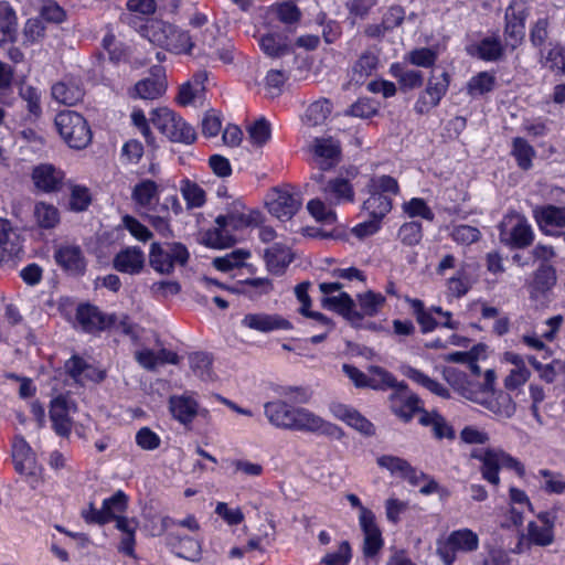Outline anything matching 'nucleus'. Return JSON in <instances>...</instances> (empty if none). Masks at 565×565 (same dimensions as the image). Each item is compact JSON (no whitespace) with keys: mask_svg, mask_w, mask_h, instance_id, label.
<instances>
[{"mask_svg":"<svg viewBox=\"0 0 565 565\" xmlns=\"http://www.w3.org/2000/svg\"><path fill=\"white\" fill-rule=\"evenodd\" d=\"M262 222V215L258 211H248L247 213L244 211V206L242 203L236 202L231 211H228L225 215H218L215 218V224L217 225V233L220 236L223 233H226L228 228L231 230H243L249 226H257Z\"/></svg>","mask_w":565,"mask_h":565,"instance_id":"13","label":"nucleus"},{"mask_svg":"<svg viewBox=\"0 0 565 565\" xmlns=\"http://www.w3.org/2000/svg\"><path fill=\"white\" fill-rule=\"evenodd\" d=\"M296 407L288 405L282 401L267 402L264 405V412L268 422L277 428L290 429Z\"/></svg>","mask_w":565,"mask_h":565,"instance_id":"27","label":"nucleus"},{"mask_svg":"<svg viewBox=\"0 0 565 565\" xmlns=\"http://www.w3.org/2000/svg\"><path fill=\"white\" fill-rule=\"evenodd\" d=\"M12 458L15 470L25 472L33 463V452L30 445L22 436H17L12 444Z\"/></svg>","mask_w":565,"mask_h":565,"instance_id":"40","label":"nucleus"},{"mask_svg":"<svg viewBox=\"0 0 565 565\" xmlns=\"http://www.w3.org/2000/svg\"><path fill=\"white\" fill-rule=\"evenodd\" d=\"M18 33V17L13 7L0 1V45L14 42Z\"/></svg>","mask_w":565,"mask_h":565,"instance_id":"30","label":"nucleus"},{"mask_svg":"<svg viewBox=\"0 0 565 565\" xmlns=\"http://www.w3.org/2000/svg\"><path fill=\"white\" fill-rule=\"evenodd\" d=\"M369 198L363 203V210H365L369 216L379 222L391 211V200L381 193L367 192Z\"/></svg>","mask_w":565,"mask_h":565,"instance_id":"41","label":"nucleus"},{"mask_svg":"<svg viewBox=\"0 0 565 565\" xmlns=\"http://www.w3.org/2000/svg\"><path fill=\"white\" fill-rule=\"evenodd\" d=\"M418 422L425 427H431L434 436L438 439H452L455 437L452 427L437 412L420 411Z\"/></svg>","mask_w":565,"mask_h":565,"instance_id":"35","label":"nucleus"},{"mask_svg":"<svg viewBox=\"0 0 565 565\" xmlns=\"http://www.w3.org/2000/svg\"><path fill=\"white\" fill-rule=\"evenodd\" d=\"M370 372V382L376 384V386H370L373 390H385V388H395L399 383L396 379L386 370L381 366L372 365L369 369Z\"/></svg>","mask_w":565,"mask_h":565,"instance_id":"59","label":"nucleus"},{"mask_svg":"<svg viewBox=\"0 0 565 565\" xmlns=\"http://www.w3.org/2000/svg\"><path fill=\"white\" fill-rule=\"evenodd\" d=\"M65 370L75 382L82 385L88 380L99 382L105 377L104 372L95 370L78 356L71 358L65 363Z\"/></svg>","mask_w":565,"mask_h":565,"instance_id":"32","label":"nucleus"},{"mask_svg":"<svg viewBox=\"0 0 565 565\" xmlns=\"http://www.w3.org/2000/svg\"><path fill=\"white\" fill-rule=\"evenodd\" d=\"M364 534L363 554L365 557L375 556L383 547L382 532L376 524L375 518L366 514L363 516L362 523H359Z\"/></svg>","mask_w":565,"mask_h":565,"instance_id":"25","label":"nucleus"},{"mask_svg":"<svg viewBox=\"0 0 565 565\" xmlns=\"http://www.w3.org/2000/svg\"><path fill=\"white\" fill-rule=\"evenodd\" d=\"M54 125L58 135L70 148L81 150L92 142V129L84 116L77 111L63 110L57 113Z\"/></svg>","mask_w":565,"mask_h":565,"instance_id":"3","label":"nucleus"},{"mask_svg":"<svg viewBox=\"0 0 565 565\" xmlns=\"http://www.w3.org/2000/svg\"><path fill=\"white\" fill-rule=\"evenodd\" d=\"M388 405L392 413L401 420L408 423L416 413L420 414L419 397L412 393L404 383L398 384L388 395Z\"/></svg>","mask_w":565,"mask_h":565,"instance_id":"11","label":"nucleus"},{"mask_svg":"<svg viewBox=\"0 0 565 565\" xmlns=\"http://www.w3.org/2000/svg\"><path fill=\"white\" fill-rule=\"evenodd\" d=\"M326 422L307 408L296 407L289 430L297 431H326Z\"/></svg>","mask_w":565,"mask_h":565,"instance_id":"31","label":"nucleus"},{"mask_svg":"<svg viewBox=\"0 0 565 565\" xmlns=\"http://www.w3.org/2000/svg\"><path fill=\"white\" fill-rule=\"evenodd\" d=\"M259 45L265 54L277 57L286 54L289 50L288 45L277 39L274 34H265L259 40Z\"/></svg>","mask_w":565,"mask_h":565,"instance_id":"63","label":"nucleus"},{"mask_svg":"<svg viewBox=\"0 0 565 565\" xmlns=\"http://www.w3.org/2000/svg\"><path fill=\"white\" fill-rule=\"evenodd\" d=\"M190 254L181 243H152L149 250V264L151 268L161 274L170 275L177 265L184 266Z\"/></svg>","mask_w":565,"mask_h":565,"instance_id":"5","label":"nucleus"},{"mask_svg":"<svg viewBox=\"0 0 565 565\" xmlns=\"http://www.w3.org/2000/svg\"><path fill=\"white\" fill-rule=\"evenodd\" d=\"M250 256V253L245 249L233 250L222 257L213 259V266L221 271H228L235 267L242 266L245 260Z\"/></svg>","mask_w":565,"mask_h":565,"instance_id":"53","label":"nucleus"},{"mask_svg":"<svg viewBox=\"0 0 565 565\" xmlns=\"http://www.w3.org/2000/svg\"><path fill=\"white\" fill-rule=\"evenodd\" d=\"M494 76L487 73L481 72L473 76L467 85L468 94L471 96L482 95L490 92L494 86Z\"/></svg>","mask_w":565,"mask_h":565,"instance_id":"56","label":"nucleus"},{"mask_svg":"<svg viewBox=\"0 0 565 565\" xmlns=\"http://www.w3.org/2000/svg\"><path fill=\"white\" fill-rule=\"evenodd\" d=\"M55 262L74 276L83 275L86 270V259L79 246L62 244L54 252Z\"/></svg>","mask_w":565,"mask_h":565,"instance_id":"17","label":"nucleus"},{"mask_svg":"<svg viewBox=\"0 0 565 565\" xmlns=\"http://www.w3.org/2000/svg\"><path fill=\"white\" fill-rule=\"evenodd\" d=\"M169 408L172 416L181 424L188 425L192 423L198 415V402L188 395H175L169 399Z\"/></svg>","mask_w":565,"mask_h":565,"instance_id":"28","label":"nucleus"},{"mask_svg":"<svg viewBox=\"0 0 565 565\" xmlns=\"http://www.w3.org/2000/svg\"><path fill=\"white\" fill-rule=\"evenodd\" d=\"M512 156L522 170H529L532 167V160L535 157L534 148L523 138L516 137L512 141Z\"/></svg>","mask_w":565,"mask_h":565,"instance_id":"46","label":"nucleus"},{"mask_svg":"<svg viewBox=\"0 0 565 565\" xmlns=\"http://www.w3.org/2000/svg\"><path fill=\"white\" fill-rule=\"evenodd\" d=\"M359 312L364 317H374L385 303V297L382 294L367 290L356 296Z\"/></svg>","mask_w":565,"mask_h":565,"instance_id":"43","label":"nucleus"},{"mask_svg":"<svg viewBox=\"0 0 565 565\" xmlns=\"http://www.w3.org/2000/svg\"><path fill=\"white\" fill-rule=\"evenodd\" d=\"M150 121L172 142L192 143L196 139L194 128L167 107L153 109Z\"/></svg>","mask_w":565,"mask_h":565,"instance_id":"4","label":"nucleus"},{"mask_svg":"<svg viewBox=\"0 0 565 565\" xmlns=\"http://www.w3.org/2000/svg\"><path fill=\"white\" fill-rule=\"evenodd\" d=\"M127 495L120 490L103 501L102 510L107 518V523L119 516L127 509Z\"/></svg>","mask_w":565,"mask_h":565,"instance_id":"52","label":"nucleus"},{"mask_svg":"<svg viewBox=\"0 0 565 565\" xmlns=\"http://www.w3.org/2000/svg\"><path fill=\"white\" fill-rule=\"evenodd\" d=\"M478 546V534L470 529H460L437 541V554L445 565H452L458 553L473 552Z\"/></svg>","mask_w":565,"mask_h":565,"instance_id":"6","label":"nucleus"},{"mask_svg":"<svg viewBox=\"0 0 565 565\" xmlns=\"http://www.w3.org/2000/svg\"><path fill=\"white\" fill-rule=\"evenodd\" d=\"M265 260L271 273L280 274L291 262L290 249L285 245L275 244L266 249Z\"/></svg>","mask_w":565,"mask_h":565,"instance_id":"39","label":"nucleus"},{"mask_svg":"<svg viewBox=\"0 0 565 565\" xmlns=\"http://www.w3.org/2000/svg\"><path fill=\"white\" fill-rule=\"evenodd\" d=\"M161 74L162 68L159 66L154 67L152 71L154 77H147L137 82L130 96L149 100L161 97L167 89L166 81Z\"/></svg>","mask_w":565,"mask_h":565,"instance_id":"19","label":"nucleus"},{"mask_svg":"<svg viewBox=\"0 0 565 565\" xmlns=\"http://www.w3.org/2000/svg\"><path fill=\"white\" fill-rule=\"evenodd\" d=\"M33 216L36 224L42 228H53L60 222L58 210L45 202H38L34 206Z\"/></svg>","mask_w":565,"mask_h":565,"instance_id":"44","label":"nucleus"},{"mask_svg":"<svg viewBox=\"0 0 565 565\" xmlns=\"http://www.w3.org/2000/svg\"><path fill=\"white\" fill-rule=\"evenodd\" d=\"M76 319L85 331L95 332L114 324L116 318L115 315L104 316L97 307L84 305L78 307Z\"/></svg>","mask_w":565,"mask_h":565,"instance_id":"22","label":"nucleus"},{"mask_svg":"<svg viewBox=\"0 0 565 565\" xmlns=\"http://www.w3.org/2000/svg\"><path fill=\"white\" fill-rule=\"evenodd\" d=\"M248 141L256 148L263 147L271 136L269 122L265 118H259L247 128Z\"/></svg>","mask_w":565,"mask_h":565,"instance_id":"50","label":"nucleus"},{"mask_svg":"<svg viewBox=\"0 0 565 565\" xmlns=\"http://www.w3.org/2000/svg\"><path fill=\"white\" fill-rule=\"evenodd\" d=\"M242 326L262 333L288 331L292 329L289 320L277 313L250 312L242 319Z\"/></svg>","mask_w":565,"mask_h":565,"instance_id":"14","label":"nucleus"},{"mask_svg":"<svg viewBox=\"0 0 565 565\" xmlns=\"http://www.w3.org/2000/svg\"><path fill=\"white\" fill-rule=\"evenodd\" d=\"M330 411L334 417L344 422L348 426L362 435L373 436L375 434L374 425L355 408L342 403H332Z\"/></svg>","mask_w":565,"mask_h":565,"instance_id":"18","label":"nucleus"},{"mask_svg":"<svg viewBox=\"0 0 565 565\" xmlns=\"http://www.w3.org/2000/svg\"><path fill=\"white\" fill-rule=\"evenodd\" d=\"M313 152L319 169L327 171L337 163L340 146L332 138H317L313 145Z\"/></svg>","mask_w":565,"mask_h":565,"instance_id":"26","label":"nucleus"},{"mask_svg":"<svg viewBox=\"0 0 565 565\" xmlns=\"http://www.w3.org/2000/svg\"><path fill=\"white\" fill-rule=\"evenodd\" d=\"M143 35L152 44L174 54H189L194 46L188 31L160 20L148 22L143 28Z\"/></svg>","mask_w":565,"mask_h":565,"instance_id":"1","label":"nucleus"},{"mask_svg":"<svg viewBox=\"0 0 565 565\" xmlns=\"http://www.w3.org/2000/svg\"><path fill=\"white\" fill-rule=\"evenodd\" d=\"M531 377V371L526 365L521 367H512L509 374L504 377L503 384L508 391H515L523 386Z\"/></svg>","mask_w":565,"mask_h":565,"instance_id":"62","label":"nucleus"},{"mask_svg":"<svg viewBox=\"0 0 565 565\" xmlns=\"http://www.w3.org/2000/svg\"><path fill=\"white\" fill-rule=\"evenodd\" d=\"M379 66V55L372 50H365L353 63L349 73L348 85L360 86L374 74Z\"/></svg>","mask_w":565,"mask_h":565,"instance_id":"20","label":"nucleus"},{"mask_svg":"<svg viewBox=\"0 0 565 565\" xmlns=\"http://www.w3.org/2000/svg\"><path fill=\"white\" fill-rule=\"evenodd\" d=\"M167 544L175 551L178 557L195 562L201 555V545L192 537H181L174 533H169Z\"/></svg>","mask_w":565,"mask_h":565,"instance_id":"33","label":"nucleus"},{"mask_svg":"<svg viewBox=\"0 0 565 565\" xmlns=\"http://www.w3.org/2000/svg\"><path fill=\"white\" fill-rule=\"evenodd\" d=\"M332 111V105L328 99H319L312 103L306 110L305 121L310 126L324 124Z\"/></svg>","mask_w":565,"mask_h":565,"instance_id":"49","label":"nucleus"},{"mask_svg":"<svg viewBox=\"0 0 565 565\" xmlns=\"http://www.w3.org/2000/svg\"><path fill=\"white\" fill-rule=\"evenodd\" d=\"M450 76L447 72L439 75L431 74L428 78L426 89L419 95L414 105L417 114H427L436 107L448 90Z\"/></svg>","mask_w":565,"mask_h":565,"instance_id":"12","label":"nucleus"},{"mask_svg":"<svg viewBox=\"0 0 565 565\" xmlns=\"http://www.w3.org/2000/svg\"><path fill=\"white\" fill-rule=\"evenodd\" d=\"M470 458L481 462L482 478L492 486L500 484L499 471L501 468L513 469L520 477L525 475L524 466L501 448L473 449Z\"/></svg>","mask_w":565,"mask_h":565,"instance_id":"2","label":"nucleus"},{"mask_svg":"<svg viewBox=\"0 0 565 565\" xmlns=\"http://www.w3.org/2000/svg\"><path fill=\"white\" fill-rule=\"evenodd\" d=\"M158 196V185L152 180H143L134 186L131 198L139 206H149Z\"/></svg>","mask_w":565,"mask_h":565,"instance_id":"45","label":"nucleus"},{"mask_svg":"<svg viewBox=\"0 0 565 565\" xmlns=\"http://www.w3.org/2000/svg\"><path fill=\"white\" fill-rule=\"evenodd\" d=\"M181 193L190 207H200L205 203L204 190L194 182L183 181Z\"/></svg>","mask_w":565,"mask_h":565,"instance_id":"57","label":"nucleus"},{"mask_svg":"<svg viewBox=\"0 0 565 565\" xmlns=\"http://www.w3.org/2000/svg\"><path fill=\"white\" fill-rule=\"evenodd\" d=\"M462 396L482 405L498 418H511L516 411L515 402L508 393L503 391L491 392L489 395H480L479 393L463 390Z\"/></svg>","mask_w":565,"mask_h":565,"instance_id":"8","label":"nucleus"},{"mask_svg":"<svg viewBox=\"0 0 565 565\" xmlns=\"http://www.w3.org/2000/svg\"><path fill=\"white\" fill-rule=\"evenodd\" d=\"M541 524L531 521L527 524L526 540L534 545L547 546L554 541V520L548 512H543L537 515Z\"/></svg>","mask_w":565,"mask_h":565,"instance_id":"21","label":"nucleus"},{"mask_svg":"<svg viewBox=\"0 0 565 565\" xmlns=\"http://www.w3.org/2000/svg\"><path fill=\"white\" fill-rule=\"evenodd\" d=\"M367 192L381 193H391L397 194L399 191L398 183L396 179L391 175H375L372 177L366 184Z\"/></svg>","mask_w":565,"mask_h":565,"instance_id":"54","label":"nucleus"},{"mask_svg":"<svg viewBox=\"0 0 565 565\" xmlns=\"http://www.w3.org/2000/svg\"><path fill=\"white\" fill-rule=\"evenodd\" d=\"M392 74L398 79L399 85L404 89H414L423 85V73L415 70H403L399 65H392Z\"/></svg>","mask_w":565,"mask_h":565,"instance_id":"51","label":"nucleus"},{"mask_svg":"<svg viewBox=\"0 0 565 565\" xmlns=\"http://www.w3.org/2000/svg\"><path fill=\"white\" fill-rule=\"evenodd\" d=\"M556 284L555 269L547 264H542L535 271L533 281L530 286V292L532 297H539L545 295Z\"/></svg>","mask_w":565,"mask_h":565,"instance_id":"36","label":"nucleus"},{"mask_svg":"<svg viewBox=\"0 0 565 565\" xmlns=\"http://www.w3.org/2000/svg\"><path fill=\"white\" fill-rule=\"evenodd\" d=\"M64 173L52 164H40L33 169L32 180L43 192H55L61 189Z\"/></svg>","mask_w":565,"mask_h":565,"instance_id":"24","label":"nucleus"},{"mask_svg":"<svg viewBox=\"0 0 565 565\" xmlns=\"http://www.w3.org/2000/svg\"><path fill=\"white\" fill-rule=\"evenodd\" d=\"M51 95L58 104L74 106L84 97V90L74 83L58 82L51 88Z\"/></svg>","mask_w":565,"mask_h":565,"instance_id":"37","label":"nucleus"},{"mask_svg":"<svg viewBox=\"0 0 565 565\" xmlns=\"http://www.w3.org/2000/svg\"><path fill=\"white\" fill-rule=\"evenodd\" d=\"M113 266L120 273L137 275L143 269L145 254L137 246L126 247L116 254Z\"/></svg>","mask_w":565,"mask_h":565,"instance_id":"23","label":"nucleus"},{"mask_svg":"<svg viewBox=\"0 0 565 565\" xmlns=\"http://www.w3.org/2000/svg\"><path fill=\"white\" fill-rule=\"evenodd\" d=\"M321 305L323 308L342 316L350 324L354 327L361 326L363 321V315L356 310L355 301L347 292L323 296L321 299Z\"/></svg>","mask_w":565,"mask_h":565,"instance_id":"15","label":"nucleus"},{"mask_svg":"<svg viewBox=\"0 0 565 565\" xmlns=\"http://www.w3.org/2000/svg\"><path fill=\"white\" fill-rule=\"evenodd\" d=\"M542 63L552 71L565 74V51L558 46L550 49L546 54L542 53Z\"/></svg>","mask_w":565,"mask_h":565,"instance_id":"64","label":"nucleus"},{"mask_svg":"<svg viewBox=\"0 0 565 565\" xmlns=\"http://www.w3.org/2000/svg\"><path fill=\"white\" fill-rule=\"evenodd\" d=\"M321 191L332 204H341L354 201V190L349 180L334 178L321 186Z\"/></svg>","mask_w":565,"mask_h":565,"instance_id":"29","label":"nucleus"},{"mask_svg":"<svg viewBox=\"0 0 565 565\" xmlns=\"http://www.w3.org/2000/svg\"><path fill=\"white\" fill-rule=\"evenodd\" d=\"M409 380L413 382L422 385L433 394L448 398L449 397V391L439 382H437L434 379H430L428 375L423 373L422 371L414 369V367H407L404 373Z\"/></svg>","mask_w":565,"mask_h":565,"instance_id":"42","label":"nucleus"},{"mask_svg":"<svg viewBox=\"0 0 565 565\" xmlns=\"http://www.w3.org/2000/svg\"><path fill=\"white\" fill-rule=\"evenodd\" d=\"M529 6L525 0H511L505 11V39L515 49L524 38Z\"/></svg>","mask_w":565,"mask_h":565,"instance_id":"9","label":"nucleus"},{"mask_svg":"<svg viewBox=\"0 0 565 565\" xmlns=\"http://www.w3.org/2000/svg\"><path fill=\"white\" fill-rule=\"evenodd\" d=\"M307 210L316 221L323 224H333L337 221V213L331 202L327 204L321 199H312L307 203Z\"/></svg>","mask_w":565,"mask_h":565,"instance_id":"47","label":"nucleus"},{"mask_svg":"<svg viewBox=\"0 0 565 565\" xmlns=\"http://www.w3.org/2000/svg\"><path fill=\"white\" fill-rule=\"evenodd\" d=\"M77 406L66 395H58L50 404V419L53 430L61 437H68L73 428V415Z\"/></svg>","mask_w":565,"mask_h":565,"instance_id":"10","label":"nucleus"},{"mask_svg":"<svg viewBox=\"0 0 565 565\" xmlns=\"http://www.w3.org/2000/svg\"><path fill=\"white\" fill-rule=\"evenodd\" d=\"M267 206L273 216L285 222L291 220L297 213L301 206V201L297 194L275 190L270 200L267 202Z\"/></svg>","mask_w":565,"mask_h":565,"instance_id":"16","label":"nucleus"},{"mask_svg":"<svg viewBox=\"0 0 565 565\" xmlns=\"http://www.w3.org/2000/svg\"><path fill=\"white\" fill-rule=\"evenodd\" d=\"M477 52L479 57L484 61H495L501 57L503 47L498 39L486 38L477 46Z\"/></svg>","mask_w":565,"mask_h":565,"instance_id":"61","label":"nucleus"},{"mask_svg":"<svg viewBox=\"0 0 565 565\" xmlns=\"http://www.w3.org/2000/svg\"><path fill=\"white\" fill-rule=\"evenodd\" d=\"M423 237L422 224L419 222L404 223L398 230V238L406 246L417 245Z\"/></svg>","mask_w":565,"mask_h":565,"instance_id":"60","label":"nucleus"},{"mask_svg":"<svg viewBox=\"0 0 565 565\" xmlns=\"http://www.w3.org/2000/svg\"><path fill=\"white\" fill-rule=\"evenodd\" d=\"M526 360L537 373L539 379L546 384L554 383L558 375H565V362L562 360L554 359L551 362L543 363L534 355H529Z\"/></svg>","mask_w":565,"mask_h":565,"instance_id":"34","label":"nucleus"},{"mask_svg":"<svg viewBox=\"0 0 565 565\" xmlns=\"http://www.w3.org/2000/svg\"><path fill=\"white\" fill-rule=\"evenodd\" d=\"M376 461L381 468L399 478H403L406 471H409V462L401 457L383 455Z\"/></svg>","mask_w":565,"mask_h":565,"instance_id":"58","label":"nucleus"},{"mask_svg":"<svg viewBox=\"0 0 565 565\" xmlns=\"http://www.w3.org/2000/svg\"><path fill=\"white\" fill-rule=\"evenodd\" d=\"M534 216L542 230H546L550 226H565V207L554 205L536 207L534 210Z\"/></svg>","mask_w":565,"mask_h":565,"instance_id":"38","label":"nucleus"},{"mask_svg":"<svg viewBox=\"0 0 565 565\" xmlns=\"http://www.w3.org/2000/svg\"><path fill=\"white\" fill-rule=\"evenodd\" d=\"M189 363L191 371L200 380L212 381L214 379L212 361L207 354L202 352H194L190 354Z\"/></svg>","mask_w":565,"mask_h":565,"instance_id":"48","label":"nucleus"},{"mask_svg":"<svg viewBox=\"0 0 565 565\" xmlns=\"http://www.w3.org/2000/svg\"><path fill=\"white\" fill-rule=\"evenodd\" d=\"M500 241L513 248H524L532 244L534 235L526 218L516 213H508L499 225Z\"/></svg>","mask_w":565,"mask_h":565,"instance_id":"7","label":"nucleus"},{"mask_svg":"<svg viewBox=\"0 0 565 565\" xmlns=\"http://www.w3.org/2000/svg\"><path fill=\"white\" fill-rule=\"evenodd\" d=\"M19 95L26 104V109L30 115L39 117L42 113L41 95L36 87L22 84L19 88Z\"/></svg>","mask_w":565,"mask_h":565,"instance_id":"55","label":"nucleus"}]
</instances>
